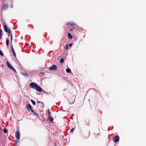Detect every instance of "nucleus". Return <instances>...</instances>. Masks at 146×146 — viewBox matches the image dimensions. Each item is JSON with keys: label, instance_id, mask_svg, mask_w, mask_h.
<instances>
[{"label": "nucleus", "instance_id": "f257e3e1", "mask_svg": "<svg viewBox=\"0 0 146 146\" xmlns=\"http://www.w3.org/2000/svg\"><path fill=\"white\" fill-rule=\"evenodd\" d=\"M29 86L32 88L35 89L36 90L39 92L42 91L41 88L35 82H32L31 83L29 84Z\"/></svg>", "mask_w": 146, "mask_h": 146}, {"label": "nucleus", "instance_id": "f03ea898", "mask_svg": "<svg viewBox=\"0 0 146 146\" xmlns=\"http://www.w3.org/2000/svg\"><path fill=\"white\" fill-rule=\"evenodd\" d=\"M3 27H4L5 31L6 33L8 32L9 34H11V31L10 29L8 28L7 27L6 24L4 23L3 24Z\"/></svg>", "mask_w": 146, "mask_h": 146}, {"label": "nucleus", "instance_id": "7ed1b4c3", "mask_svg": "<svg viewBox=\"0 0 146 146\" xmlns=\"http://www.w3.org/2000/svg\"><path fill=\"white\" fill-rule=\"evenodd\" d=\"M7 65L8 67L9 68L12 70L13 71H14L15 72H16L15 69L13 67H12L11 66V64H10V63H9V62L8 61H7Z\"/></svg>", "mask_w": 146, "mask_h": 146}, {"label": "nucleus", "instance_id": "20e7f679", "mask_svg": "<svg viewBox=\"0 0 146 146\" xmlns=\"http://www.w3.org/2000/svg\"><path fill=\"white\" fill-rule=\"evenodd\" d=\"M27 108L28 110H29L30 111H31L32 112H33L36 114L35 113L33 110L32 107L30 104H28L27 106Z\"/></svg>", "mask_w": 146, "mask_h": 146}, {"label": "nucleus", "instance_id": "39448f33", "mask_svg": "<svg viewBox=\"0 0 146 146\" xmlns=\"http://www.w3.org/2000/svg\"><path fill=\"white\" fill-rule=\"evenodd\" d=\"M119 136L116 135L113 138V141L114 142L116 143L119 141Z\"/></svg>", "mask_w": 146, "mask_h": 146}, {"label": "nucleus", "instance_id": "423d86ee", "mask_svg": "<svg viewBox=\"0 0 146 146\" xmlns=\"http://www.w3.org/2000/svg\"><path fill=\"white\" fill-rule=\"evenodd\" d=\"M49 69L50 70H57V67L56 65L54 64L52 66L50 67Z\"/></svg>", "mask_w": 146, "mask_h": 146}, {"label": "nucleus", "instance_id": "0eeeda50", "mask_svg": "<svg viewBox=\"0 0 146 146\" xmlns=\"http://www.w3.org/2000/svg\"><path fill=\"white\" fill-rule=\"evenodd\" d=\"M66 25H70L71 26H74L75 28H76L77 27L76 24L73 22H70L67 23Z\"/></svg>", "mask_w": 146, "mask_h": 146}, {"label": "nucleus", "instance_id": "6e6552de", "mask_svg": "<svg viewBox=\"0 0 146 146\" xmlns=\"http://www.w3.org/2000/svg\"><path fill=\"white\" fill-rule=\"evenodd\" d=\"M15 137L17 139H19L20 137V133L19 131H16L15 132Z\"/></svg>", "mask_w": 146, "mask_h": 146}, {"label": "nucleus", "instance_id": "1a4fd4ad", "mask_svg": "<svg viewBox=\"0 0 146 146\" xmlns=\"http://www.w3.org/2000/svg\"><path fill=\"white\" fill-rule=\"evenodd\" d=\"M8 5L7 4H5L2 6V9L3 10H6L8 9Z\"/></svg>", "mask_w": 146, "mask_h": 146}, {"label": "nucleus", "instance_id": "9d476101", "mask_svg": "<svg viewBox=\"0 0 146 146\" xmlns=\"http://www.w3.org/2000/svg\"><path fill=\"white\" fill-rule=\"evenodd\" d=\"M11 50H12V52L14 56L16 58V54L15 52V51L14 50V48H13V46L12 45H11Z\"/></svg>", "mask_w": 146, "mask_h": 146}, {"label": "nucleus", "instance_id": "9b49d317", "mask_svg": "<svg viewBox=\"0 0 146 146\" xmlns=\"http://www.w3.org/2000/svg\"><path fill=\"white\" fill-rule=\"evenodd\" d=\"M48 119L49 121L50 122L54 120L53 118L52 117H50V116H48Z\"/></svg>", "mask_w": 146, "mask_h": 146}, {"label": "nucleus", "instance_id": "f8f14e48", "mask_svg": "<svg viewBox=\"0 0 146 146\" xmlns=\"http://www.w3.org/2000/svg\"><path fill=\"white\" fill-rule=\"evenodd\" d=\"M68 37L70 38L71 39L72 38V35L70 33H68Z\"/></svg>", "mask_w": 146, "mask_h": 146}, {"label": "nucleus", "instance_id": "ddd939ff", "mask_svg": "<svg viewBox=\"0 0 146 146\" xmlns=\"http://www.w3.org/2000/svg\"><path fill=\"white\" fill-rule=\"evenodd\" d=\"M90 135V133L89 132H88V133H86V135H85V137H88Z\"/></svg>", "mask_w": 146, "mask_h": 146}, {"label": "nucleus", "instance_id": "4468645a", "mask_svg": "<svg viewBox=\"0 0 146 146\" xmlns=\"http://www.w3.org/2000/svg\"><path fill=\"white\" fill-rule=\"evenodd\" d=\"M66 71L67 73H70L71 72V70L69 68H68L66 69Z\"/></svg>", "mask_w": 146, "mask_h": 146}, {"label": "nucleus", "instance_id": "2eb2a0df", "mask_svg": "<svg viewBox=\"0 0 146 146\" xmlns=\"http://www.w3.org/2000/svg\"><path fill=\"white\" fill-rule=\"evenodd\" d=\"M6 44L7 46H8L9 44V40L8 38L6 39Z\"/></svg>", "mask_w": 146, "mask_h": 146}, {"label": "nucleus", "instance_id": "dca6fc26", "mask_svg": "<svg viewBox=\"0 0 146 146\" xmlns=\"http://www.w3.org/2000/svg\"><path fill=\"white\" fill-rule=\"evenodd\" d=\"M31 101L33 105H36V102L33 100L31 99Z\"/></svg>", "mask_w": 146, "mask_h": 146}, {"label": "nucleus", "instance_id": "f3484780", "mask_svg": "<svg viewBox=\"0 0 146 146\" xmlns=\"http://www.w3.org/2000/svg\"><path fill=\"white\" fill-rule=\"evenodd\" d=\"M3 131H4V132L5 133H8V131L5 128L3 130Z\"/></svg>", "mask_w": 146, "mask_h": 146}, {"label": "nucleus", "instance_id": "a211bd4d", "mask_svg": "<svg viewBox=\"0 0 146 146\" xmlns=\"http://www.w3.org/2000/svg\"><path fill=\"white\" fill-rule=\"evenodd\" d=\"M48 116H50V110H49V109H48Z\"/></svg>", "mask_w": 146, "mask_h": 146}, {"label": "nucleus", "instance_id": "6ab92c4d", "mask_svg": "<svg viewBox=\"0 0 146 146\" xmlns=\"http://www.w3.org/2000/svg\"><path fill=\"white\" fill-rule=\"evenodd\" d=\"M12 39H13V36H12V34H11V45H12Z\"/></svg>", "mask_w": 146, "mask_h": 146}, {"label": "nucleus", "instance_id": "aec40b11", "mask_svg": "<svg viewBox=\"0 0 146 146\" xmlns=\"http://www.w3.org/2000/svg\"><path fill=\"white\" fill-rule=\"evenodd\" d=\"M64 62V59L63 58H62L60 60V62L61 63H63Z\"/></svg>", "mask_w": 146, "mask_h": 146}, {"label": "nucleus", "instance_id": "412c9836", "mask_svg": "<svg viewBox=\"0 0 146 146\" xmlns=\"http://www.w3.org/2000/svg\"><path fill=\"white\" fill-rule=\"evenodd\" d=\"M74 128H72L70 130V132L73 133L74 131Z\"/></svg>", "mask_w": 146, "mask_h": 146}, {"label": "nucleus", "instance_id": "4be33fe9", "mask_svg": "<svg viewBox=\"0 0 146 146\" xmlns=\"http://www.w3.org/2000/svg\"><path fill=\"white\" fill-rule=\"evenodd\" d=\"M0 54L2 56H3V52L1 50H0Z\"/></svg>", "mask_w": 146, "mask_h": 146}, {"label": "nucleus", "instance_id": "5701e85b", "mask_svg": "<svg viewBox=\"0 0 146 146\" xmlns=\"http://www.w3.org/2000/svg\"><path fill=\"white\" fill-rule=\"evenodd\" d=\"M68 46L67 44H66V50H68Z\"/></svg>", "mask_w": 146, "mask_h": 146}, {"label": "nucleus", "instance_id": "b1692460", "mask_svg": "<svg viewBox=\"0 0 146 146\" xmlns=\"http://www.w3.org/2000/svg\"><path fill=\"white\" fill-rule=\"evenodd\" d=\"M24 75L25 76H28V74L27 73H24Z\"/></svg>", "mask_w": 146, "mask_h": 146}, {"label": "nucleus", "instance_id": "393cba45", "mask_svg": "<svg viewBox=\"0 0 146 146\" xmlns=\"http://www.w3.org/2000/svg\"><path fill=\"white\" fill-rule=\"evenodd\" d=\"M18 141L17 140V141H15V145H16L17 144Z\"/></svg>", "mask_w": 146, "mask_h": 146}, {"label": "nucleus", "instance_id": "a878e982", "mask_svg": "<svg viewBox=\"0 0 146 146\" xmlns=\"http://www.w3.org/2000/svg\"><path fill=\"white\" fill-rule=\"evenodd\" d=\"M2 31L1 29H0V34H2L1 33L2 32Z\"/></svg>", "mask_w": 146, "mask_h": 146}, {"label": "nucleus", "instance_id": "bb28decb", "mask_svg": "<svg viewBox=\"0 0 146 146\" xmlns=\"http://www.w3.org/2000/svg\"><path fill=\"white\" fill-rule=\"evenodd\" d=\"M74 28H72V29H70V31H72V30L74 29Z\"/></svg>", "mask_w": 146, "mask_h": 146}, {"label": "nucleus", "instance_id": "cd10ccee", "mask_svg": "<svg viewBox=\"0 0 146 146\" xmlns=\"http://www.w3.org/2000/svg\"><path fill=\"white\" fill-rule=\"evenodd\" d=\"M72 46V44H69V46L71 47Z\"/></svg>", "mask_w": 146, "mask_h": 146}, {"label": "nucleus", "instance_id": "c85d7f7f", "mask_svg": "<svg viewBox=\"0 0 146 146\" xmlns=\"http://www.w3.org/2000/svg\"><path fill=\"white\" fill-rule=\"evenodd\" d=\"M2 34H0V39L1 38V36H2Z\"/></svg>", "mask_w": 146, "mask_h": 146}, {"label": "nucleus", "instance_id": "c756f323", "mask_svg": "<svg viewBox=\"0 0 146 146\" xmlns=\"http://www.w3.org/2000/svg\"><path fill=\"white\" fill-rule=\"evenodd\" d=\"M10 7L11 8H13V5H11L10 6Z\"/></svg>", "mask_w": 146, "mask_h": 146}, {"label": "nucleus", "instance_id": "7c9ffc66", "mask_svg": "<svg viewBox=\"0 0 146 146\" xmlns=\"http://www.w3.org/2000/svg\"><path fill=\"white\" fill-rule=\"evenodd\" d=\"M37 102H38V103H40V102H38V101H37Z\"/></svg>", "mask_w": 146, "mask_h": 146}, {"label": "nucleus", "instance_id": "2f4dec72", "mask_svg": "<svg viewBox=\"0 0 146 146\" xmlns=\"http://www.w3.org/2000/svg\"><path fill=\"white\" fill-rule=\"evenodd\" d=\"M43 91H44V92L46 93V92H45L44 91V90H43Z\"/></svg>", "mask_w": 146, "mask_h": 146}, {"label": "nucleus", "instance_id": "473e14b6", "mask_svg": "<svg viewBox=\"0 0 146 146\" xmlns=\"http://www.w3.org/2000/svg\"><path fill=\"white\" fill-rule=\"evenodd\" d=\"M8 36H9V35Z\"/></svg>", "mask_w": 146, "mask_h": 146}]
</instances>
